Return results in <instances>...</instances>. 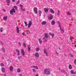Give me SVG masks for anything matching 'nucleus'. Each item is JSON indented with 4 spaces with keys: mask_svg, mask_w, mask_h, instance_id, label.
<instances>
[{
    "mask_svg": "<svg viewBox=\"0 0 76 76\" xmlns=\"http://www.w3.org/2000/svg\"><path fill=\"white\" fill-rule=\"evenodd\" d=\"M52 19H53V17H52V16L50 15V17L49 18L48 20H51Z\"/></svg>",
    "mask_w": 76,
    "mask_h": 76,
    "instance_id": "29",
    "label": "nucleus"
},
{
    "mask_svg": "<svg viewBox=\"0 0 76 76\" xmlns=\"http://www.w3.org/2000/svg\"><path fill=\"white\" fill-rule=\"evenodd\" d=\"M35 57H37V58H38L39 57V54L38 53H35Z\"/></svg>",
    "mask_w": 76,
    "mask_h": 76,
    "instance_id": "13",
    "label": "nucleus"
},
{
    "mask_svg": "<svg viewBox=\"0 0 76 76\" xmlns=\"http://www.w3.org/2000/svg\"><path fill=\"white\" fill-rule=\"evenodd\" d=\"M16 31H17V33L18 34V33H19V26H17L16 27Z\"/></svg>",
    "mask_w": 76,
    "mask_h": 76,
    "instance_id": "9",
    "label": "nucleus"
},
{
    "mask_svg": "<svg viewBox=\"0 0 76 76\" xmlns=\"http://www.w3.org/2000/svg\"><path fill=\"white\" fill-rule=\"evenodd\" d=\"M22 34L23 35H25V33L24 32H23L22 33Z\"/></svg>",
    "mask_w": 76,
    "mask_h": 76,
    "instance_id": "51",
    "label": "nucleus"
},
{
    "mask_svg": "<svg viewBox=\"0 0 76 76\" xmlns=\"http://www.w3.org/2000/svg\"><path fill=\"white\" fill-rule=\"evenodd\" d=\"M22 58V56H19L18 57V60H20V58Z\"/></svg>",
    "mask_w": 76,
    "mask_h": 76,
    "instance_id": "38",
    "label": "nucleus"
},
{
    "mask_svg": "<svg viewBox=\"0 0 76 76\" xmlns=\"http://www.w3.org/2000/svg\"><path fill=\"white\" fill-rule=\"evenodd\" d=\"M19 45H21V43H20V42H19Z\"/></svg>",
    "mask_w": 76,
    "mask_h": 76,
    "instance_id": "54",
    "label": "nucleus"
},
{
    "mask_svg": "<svg viewBox=\"0 0 76 76\" xmlns=\"http://www.w3.org/2000/svg\"><path fill=\"white\" fill-rule=\"evenodd\" d=\"M74 64H76V59H75L74 61Z\"/></svg>",
    "mask_w": 76,
    "mask_h": 76,
    "instance_id": "45",
    "label": "nucleus"
},
{
    "mask_svg": "<svg viewBox=\"0 0 76 76\" xmlns=\"http://www.w3.org/2000/svg\"><path fill=\"white\" fill-rule=\"evenodd\" d=\"M67 14L68 15H69V16H70V15H71V13H70V12H67Z\"/></svg>",
    "mask_w": 76,
    "mask_h": 76,
    "instance_id": "34",
    "label": "nucleus"
},
{
    "mask_svg": "<svg viewBox=\"0 0 76 76\" xmlns=\"http://www.w3.org/2000/svg\"><path fill=\"white\" fill-rule=\"evenodd\" d=\"M0 65L1 66H2V67H4V64H3V63L1 64Z\"/></svg>",
    "mask_w": 76,
    "mask_h": 76,
    "instance_id": "36",
    "label": "nucleus"
},
{
    "mask_svg": "<svg viewBox=\"0 0 76 76\" xmlns=\"http://www.w3.org/2000/svg\"><path fill=\"white\" fill-rule=\"evenodd\" d=\"M33 67L34 68H35V69H38V66H34Z\"/></svg>",
    "mask_w": 76,
    "mask_h": 76,
    "instance_id": "26",
    "label": "nucleus"
},
{
    "mask_svg": "<svg viewBox=\"0 0 76 76\" xmlns=\"http://www.w3.org/2000/svg\"><path fill=\"white\" fill-rule=\"evenodd\" d=\"M33 10L34 12V13L35 14H37V13H38V9L36 7H34V8Z\"/></svg>",
    "mask_w": 76,
    "mask_h": 76,
    "instance_id": "4",
    "label": "nucleus"
},
{
    "mask_svg": "<svg viewBox=\"0 0 76 76\" xmlns=\"http://www.w3.org/2000/svg\"><path fill=\"white\" fill-rule=\"evenodd\" d=\"M17 72H18V73H20V68H18L17 69Z\"/></svg>",
    "mask_w": 76,
    "mask_h": 76,
    "instance_id": "28",
    "label": "nucleus"
},
{
    "mask_svg": "<svg viewBox=\"0 0 76 76\" xmlns=\"http://www.w3.org/2000/svg\"><path fill=\"white\" fill-rule=\"evenodd\" d=\"M60 10H58L57 12V15H59V13H60Z\"/></svg>",
    "mask_w": 76,
    "mask_h": 76,
    "instance_id": "40",
    "label": "nucleus"
},
{
    "mask_svg": "<svg viewBox=\"0 0 76 76\" xmlns=\"http://www.w3.org/2000/svg\"><path fill=\"white\" fill-rule=\"evenodd\" d=\"M1 71L3 73H4V72H5V69H4V68L3 67H2Z\"/></svg>",
    "mask_w": 76,
    "mask_h": 76,
    "instance_id": "17",
    "label": "nucleus"
},
{
    "mask_svg": "<svg viewBox=\"0 0 76 76\" xmlns=\"http://www.w3.org/2000/svg\"><path fill=\"white\" fill-rule=\"evenodd\" d=\"M44 54H45L46 55V56H47V57L48 56V53H47V51L45 49L44 50Z\"/></svg>",
    "mask_w": 76,
    "mask_h": 76,
    "instance_id": "11",
    "label": "nucleus"
},
{
    "mask_svg": "<svg viewBox=\"0 0 76 76\" xmlns=\"http://www.w3.org/2000/svg\"><path fill=\"white\" fill-rule=\"evenodd\" d=\"M50 12H51L53 14H54V11L52 9H50Z\"/></svg>",
    "mask_w": 76,
    "mask_h": 76,
    "instance_id": "19",
    "label": "nucleus"
},
{
    "mask_svg": "<svg viewBox=\"0 0 76 76\" xmlns=\"http://www.w3.org/2000/svg\"><path fill=\"white\" fill-rule=\"evenodd\" d=\"M59 50H61V49H60V48H58Z\"/></svg>",
    "mask_w": 76,
    "mask_h": 76,
    "instance_id": "57",
    "label": "nucleus"
},
{
    "mask_svg": "<svg viewBox=\"0 0 76 76\" xmlns=\"http://www.w3.org/2000/svg\"><path fill=\"white\" fill-rule=\"evenodd\" d=\"M5 76H6V75H5Z\"/></svg>",
    "mask_w": 76,
    "mask_h": 76,
    "instance_id": "64",
    "label": "nucleus"
},
{
    "mask_svg": "<svg viewBox=\"0 0 76 76\" xmlns=\"http://www.w3.org/2000/svg\"><path fill=\"white\" fill-rule=\"evenodd\" d=\"M48 38V33H46L45 34V36L43 37V39H44L45 42H47Z\"/></svg>",
    "mask_w": 76,
    "mask_h": 76,
    "instance_id": "1",
    "label": "nucleus"
},
{
    "mask_svg": "<svg viewBox=\"0 0 76 76\" xmlns=\"http://www.w3.org/2000/svg\"><path fill=\"white\" fill-rule=\"evenodd\" d=\"M12 2H15V0H12Z\"/></svg>",
    "mask_w": 76,
    "mask_h": 76,
    "instance_id": "49",
    "label": "nucleus"
},
{
    "mask_svg": "<svg viewBox=\"0 0 76 76\" xmlns=\"http://www.w3.org/2000/svg\"><path fill=\"white\" fill-rule=\"evenodd\" d=\"M2 60H3V59H4V57L2 56Z\"/></svg>",
    "mask_w": 76,
    "mask_h": 76,
    "instance_id": "52",
    "label": "nucleus"
},
{
    "mask_svg": "<svg viewBox=\"0 0 76 76\" xmlns=\"http://www.w3.org/2000/svg\"><path fill=\"white\" fill-rule=\"evenodd\" d=\"M34 76H38V74H37V75Z\"/></svg>",
    "mask_w": 76,
    "mask_h": 76,
    "instance_id": "56",
    "label": "nucleus"
},
{
    "mask_svg": "<svg viewBox=\"0 0 76 76\" xmlns=\"http://www.w3.org/2000/svg\"><path fill=\"white\" fill-rule=\"evenodd\" d=\"M2 50L3 51V53H5V51H6V50L5 49V48H4V47L2 48Z\"/></svg>",
    "mask_w": 76,
    "mask_h": 76,
    "instance_id": "27",
    "label": "nucleus"
},
{
    "mask_svg": "<svg viewBox=\"0 0 76 76\" xmlns=\"http://www.w3.org/2000/svg\"><path fill=\"white\" fill-rule=\"evenodd\" d=\"M22 9V11L23 12H25V11H26V10H25V8H24V9L22 8V9Z\"/></svg>",
    "mask_w": 76,
    "mask_h": 76,
    "instance_id": "39",
    "label": "nucleus"
},
{
    "mask_svg": "<svg viewBox=\"0 0 76 76\" xmlns=\"http://www.w3.org/2000/svg\"><path fill=\"white\" fill-rule=\"evenodd\" d=\"M58 25H59V27H60V29H61V26H60V24L59 23H58Z\"/></svg>",
    "mask_w": 76,
    "mask_h": 76,
    "instance_id": "43",
    "label": "nucleus"
},
{
    "mask_svg": "<svg viewBox=\"0 0 76 76\" xmlns=\"http://www.w3.org/2000/svg\"><path fill=\"white\" fill-rule=\"evenodd\" d=\"M44 10L45 12H46V13H48V12L49 10V9L48 8H44Z\"/></svg>",
    "mask_w": 76,
    "mask_h": 76,
    "instance_id": "6",
    "label": "nucleus"
},
{
    "mask_svg": "<svg viewBox=\"0 0 76 76\" xmlns=\"http://www.w3.org/2000/svg\"><path fill=\"white\" fill-rule=\"evenodd\" d=\"M20 76H22V74H20L19 75Z\"/></svg>",
    "mask_w": 76,
    "mask_h": 76,
    "instance_id": "55",
    "label": "nucleus"
},
{
    "mask_svg": "<svg viewBox=\"0 0 76 76\" xmlns=\"http://www.w3.org/2000/svg\"><path fill=\"white\" fill-rule=\"evenodd\" d=\"M28 51L29 52H30L31 51V48H30V46L29 45H28Z\"/></svg>",
    "mask_w": 76,
    "mask_h": 76,
    "instance_id": "22",
    "label": "nucleus"
},
{
    "mask_svg": "<svg viewBox=\"0 0 76 76\" xmlns=\"http://www.w3.org/2000/svg\"><path fill=\"white\" fill-rule=\"evenodd\" d=\"M69 57H73V55L72 54H69Z\"/></svg>",
    "mask_w": 76,
    "mask_h": 76,
    "instance_id": "32",
    "label": "nucleus"
},
{
    "mask_svg": "<svg viewBox=\"0 0 76 76\" xmlns=\"http://www.w3.org/2000/svg\"><path fill=\"white\" fill-rule=\"evenodd\" d=\"M39 13L40 16H41V14H42V11H39Z\"/></svg>",
    "mask_w": 76,
    "mask_h": 76,
    "instance_id": "25",
    "label": "nucleus"
},
{
    "mask_svg": "<svg viewBox=\"0 0 76 76\" xmlns=\"http://www.w3.org/2000/svg\"><path fill=\"white\" fill-rule=\"evenodd\" d=\"M64 56H66V57H67V55L66 53H65L64 54Z\"/></svg>",
    "mask_w": 76,
    "mask_h": 76,
    "instance_id": "48",
    "label": "nucleus"
},
{
    "mask_svg": "<svg viewBox=\"0 0 76 76\" xmlns=\"http://www.w3.org/2000/svg\"><path fill=\"white\" fill-rule=\"evenodd\" d=\"M1 29H3V28H1Z\"/></svg>",
    "mask_w": 76,
    "mask_h": 76,
    "instance_id": "61",
    "label": "nucleus"
},
{
    "mask_svg": "<svg viewBox=\"0 0 76 76\" xmlns=\"http://www.w3.org/2000/svg\"><path fill=\"white\" fill-rule=\"evenodd\" d=\"M47 23V22L45 21H43L42 22V25H45Z\"/></svg>",
    "mask_w": 76,
    "mask_h": 76,
    "instance_id": "14",
    "label": "nucleus"
},
{
    "mask_svg": "<svg viewBox=\"0 0 76 76\" xmlns=\"http://www.w3.org/2000/svg\"><path fill=\"white\" fill-rule=\"evenodd\" d=\"M33 72H35V70L34 69H33Z\"/></svg>",
    "mask_w": 76,
    "mask_h": 76,
    "instance_id": "46",
    "label": "nucleus"
},
{
    "mask_svg": "<svg viewBox=\"0 0 76 76\" xmlns=\"http://www.w3.org/2000/svg\"><path fill=\"white\" fill-rule=\"evenodd\" d=\"M69 4V2H67V4Z\"/></svg>",
    "mask_w": 76,
    "mask_h": 76,
    "instance_id": "59",
    "label": "nucleus"
},
{
    "mask_svg": "<svg viewBox=\"0 0 76 76\" xmlns=\"http://www.w3.org/2000/svg\"><path fill=\"white\" fill-rule=\"evenodd\" d=\"M7 6H10V0H7Z\"/></svg>",
    "mask_w": 76,
    "mask_h": 76,
    "instance_id": "8",
    "label": "nucleus"
},
{
    "mask_svg": "<svg viewBox=\"0 0 76 76\" xmlns=\"http://www.w3.org/2000/svg\"><path fill=\"white\" fill-rule=\"evenodd\" d=\"M13 66H10V71H12L13 70Z\"/></svg>",
    "mask_w": 76,
    "mask_h": 76,
    "instance_id": "23",
    "label": "nucleus"
},
{
    "mask_svg": "<svg viewBox=\"0 0 76 76\" xmlns=\"http://www.w3.org/2000/svg\"><path fill=\"white\" fill-rule=\"evenodd\" d=\"M56 53L57 54V55H58L59 54V53H57V51H56Z\"/></svg>",
    "mask_w": 76,
    "mask_h": 76,
    "instance_id": "47",
    "label": "nucleus"
},
{
    "mask_svg": "<svg viewBox=\"0 0 76 76\" xmlns=\"http://www.w3.org/2000/svg\"><path fill=\"white\" fill-rule=\"evenodd\" d=\"M1 32H3V30H1Z\"/></svg>",
    "mask_w": 76,
    "mask_h": 76,
    "instance_id": "58",
    "label": "nucleus"
},
{
    "mask_svg": "<svg viewBox=\"0 0 76 76\" xmlns=\"http://www.w3.org/2000/svg\"><path fill=\"white\" fill-rule=\"evenodd\" d=\"M75 47H76V45H75Z\"/></svg>",
    "mask_w": 76,
    "mask_h": 76,
    "instance_id": "60",
    "label": "nucleus"
},
{
    "mask_svg": "<svg viewBox=\"0 0 76 76\" xmlns=\"http://www.w3.org/2000/svg\"><path fill=\"white\" fill-rule=\"evenodd\" d=\"M44 54H45L46 55V56H47V57L48 56V53H47V51L45 49L44 50Z\"/></svg>",
    "mask_w": 76,
    "mask_h": 76,
    "instance_id": "10",
    "label": "nucleus"
},
{
    "mask_svg": "<svg viewBox=\"0 0 76 76\" xmlns=\"http://www.w3.org/2000/svg\"><path fill=\"white\" fill-rule=\"evenodd\" d=\"M55 21L54 20L52 21L51 22V25H54L55 24Z\"/></svg>",
    "mask_w": 76,
    "mask_h": 76,
    "instance_id": "21",
    "label": "nucleus"
},
{
    "mask_svg": "<svg viewBox=\"0 0 76 76\" xmlns=\"http://www.w3.org/2000/svg\"><path fill=\"white\" fill-rule=\"evenodd\" d=\"M51 1H52V0H50Z\"/></svg>",
    "mask_w": 76,
    "mask_h": 76,
    "instance_id": "62",
    "label": "nucleus"
},
{
    "mask_svg": "<svg viewBox=\"0 0 76 76\" xmlns=\"http://www.w3.org/2000/svg\"><path fill=\"white\" fill-rule=\"evenodd\" d=\"M44 73L45 75H50V72L48 69H45L44 70Z\"/></svg>",
    "mask_w": 76,
    "mask_h": 76,
    "instance_id": "2",
    "label": "nucleus"
},
{
    "mask_svg": "<svg viewBox=\"0 0 76 76\" xmlns=\"http://www.w3.org/2000/svg\"><path fill=\"white\" fill-rule=\"evenodd\" d=\"M61 72H62L63 73H65V72H66V71L63 69L61 70Z\"/></svg>",
    "mask_w": 76,
    "mask_h": 76,
    "instance_id": "31",
    "label": "nucleus"
},
{
    "mask_svg": "<svg viewBox=\"0 0 76 76\" xmlns=\"http://www.w3.org/2000/svg\"><path fill=\"white\" fill-rule=\"evenodd\" d=\"M65 73H66V72H65Z\"/></svg>",
    "mask_w": 76,
    "mask_h": 76,
    "instance_id": "63",
    "label": "nucleus"
},
{
    "mask_svg": "<svg viewBox=\"0 0 76 76\" xmlns=\"http://www.w3.org/2000/svg\"><path fill=\"white\" fill-rule=\"evenodd\" d=\"M70 40H72V38L71 37H70Z\"/></svg>",
    "mask_w": 76,
    "mask_h": 76,
    "instance_id": "50",
    "label": "nucleus"
},
{
    "mask_svg": "<svg viewBox=\"0 0 76 76\" xmlns=\"http://www.w3.org/2000/svg\"><path fill=\"white\" fill-rule=\"evenodd\" d=\"M71 73L72 74H73L74 75H75L76 73V72H74L73 70L71 71Z\"/></svg>",
    "mask_w": 76,
    "mask_h": 76,
    "instance_id": "18",
    "label": "nucleus"
},
{
    "mask_svg": "<svg viewBox=\"0 0 76 76\" xmlns=\"http://www.w3.org/2000/svg\"><path fill=\"white\" fill-rule=\"evenodd\" d=\"M16 12V11L15 10V8L14 7H12V9L10 11V13L11 15H13V13H15Z\"/></svg>",
    "mask_w": 76,
    "mask_h": 76,
    "instance_id": "3",
    "label": "nucleus"
},
{
    "mask_svg": "<svg viewBox=\"0 0 76 76\" xmlns=\"http://www.w3.org/2000/svg\"><path fill=\"white\" fill-rule=\"evenodd\" d=\"M3 19L4 20H6L7 19V16H4L3 18Z\"/></svg>",
    "mask_w": 76,
    "mask_h": 76,
    "instance_id": "16",
    "label": "nucleus"
},
{
    "mask_svg": "<svg viewBox=\"0 0 76 76\" xmlns=\"http://www.w3.org/2000/svg\"><path fill=\"white\" fill-rule=\"evenodd\" d=\"M24 23H25L26 26H28V24H27V23L26 21H24Z\"/></svg>",
    "mask_w": 76,
    "mask_h": 76,
    "instance_id": "37",
    "label": "nucleus"
},
{
    "mask_svg": "<svg viewBox=\"0 0 76 76\" xmlns=\"http://www.w3.org/2000/svg\"><path fill=\"white\" fill-rule=\"evenodd\" d=\"M20 7H21V9H22L23 8V5L20 4Z\"/></svg>",
    "mask_w": 76,
    "mask_h": 76,
    "instance_id": "35",
    "label": "nucleus"
},
{
    "mask_svg": "<svg viewBox=\"0 0 76 76\" xmlns=\"http://www.w3.org/2000/svg\"><path fill=\"white\" fill-rule=\"evenodd\" d=\"M23 45L25 48H26V45L25 44V43L24 42L23 43Z\"/></svg>",
    "mask_w": 76,
    "mask_h": 76,
    "instance_id": "33",
    "label": "nucleus"
},
{
    "mask_svg": "<svg viewBox=\"0 0 76 76\" xmlns=\"http://www.w3.org/2000/svg\"><path fill=\"white\" fill-rule=\"evenodd\" d=\"M49 34L53 38H54V34H52L51 33H49Z\"/></svg>",
    "mask_w": 76,
    "mask_h": 76,
    "instance_id": "15",
    "label": "nucleus"
},
{
    "mask_svg": "<svg viewBox=\"0 0 76 76\" xmlns=\"http://www.w3.org/2000/svg\"><path fill=\"white\" fill-rule=\"evenodd\" d=\"M31 25H32V22L30 21L28 24V28H29Z\"/></svg>",
    "mask_w": 76,
    "mask_h": 76,
    "instance_id": "5",
    "label": "nucleus"
},
{
    "mask_svg": "<svg viewBox=\"0 0 76 76\" xmlns=\"http://www.w3.org/2000/svg\"><path fill=\"white\" fill-rule=\"evenodd\" d=\"M38 41L40 43V44H41V43H42V41L41 40V39H38Z\"/></svg>",
    "mask_w": 76,
    "mask_h": 76,
    "instance_id": "24",
    "label": "nucleus"
},
{
    "mask_svg": "<svg viewBox=\"0 0 76 76\" xmlns=\"http://www.w3.org/2000/svg\"><path fill=\"white\" fill-rule=\"evenodd\" d=\"M39 48H37L36 49V51H39Z\"/></svg>",
    "mask_w": 76,
    "mask_h": 76,
    "instance_id": "44",
    "label": "nucleus"
},
{
    "mask_svg": "<svg viewBox=\"0 0 76 76\" xmlns=\"http://www.w3.org/2000/svg\"><path fill=\"white\" fill-rule=\"evenodd\" d=\"M8 61L9 64H10V63H12V61L10 60H8Z\"/></svg>",
    "mask_w": 76,
    "mask_h": 76,
    "instance_id": "42",
    "label": "nucleus"
},
{
    "mask_svg": "<svg viewBox=\"0 0 76 76\" xmlns=\"http://www.w3.org/2000/svg\"><path fill=\"white\" fill-rule=\"evenodd\" d=\"M19 3H20V1H18L17 2H16V4H19Z\"/></svg>",
    "mask_w": 76,
    "mask_h": 76,
    "instance_id": "41",
    "label": "nucleus"
},
{
    "mask_svg": "<svg viewBox=\"0 0 76 76\" xmlns=\"http://www.w3.org/2000/svg\"><path fill=\"white\" fill-rule=\"evenodd\" d=\"M69 69L70 70L72 69V66L71 64H70L69 65Z\"/></svg>",
    "mask_w": 76,
    "mask_h": 76,
    "instance_id": "20",
    "label": "nucleus"
},
{
    "mask_svg": "<svg viewBox=\"0 0 76 76\" xmlns=\"http://www.w3.org/2000/svg\"><path fill=\"white\" fill-rule=\"evenodd\" d=\"M21 52L22 54V55L23 56H25V52L24 51V50L22 49Z\"/></svg>",
    "mask_w": 76,
    "mask_h": 76,
    "instance_id": "12",
    "label": "nucleus"
},
{
    "mask_svg": "<svg viewBox=\"0 0 76 76\" xmlns=\"http://www.w3.org/2000/svg\"><path fill=\"white\" fill-rule=\"evenodd\" d=\"M1 45H3V42H2L1 41Z\"/></svg>",
    "mask_w": 76,
    "mask_h": 76,
    "instance_id": "53",
    "label": "nucleus"
},
{
    "mask_svg": "<svg viewBox=\"0 0 76 76\" xmlns=\"http://www.w3.org/2000/svg\"><path fill=\"white\" fill-rule=\"evenodd\" d=\"M14 7L15 9L16 10H18V7L16 6H14Z\"/></svg>",
    "mask_w": 76,
    "mask_h": 76,
    "instance_id": "30",
    "label": "nucleus"
},
{
    "mask_svg": "<svg viewBox=\"0 0 76 76\" xmlns=\"http://www.w3.org/2000/svg\"><path fill=\"white\" fill-rule=\"evenodd\" d=\"M15 51L17 53V56H20V53H20V51L18 49H15Z\"/></svg>",
    "mask_w": 76,
    "mask_h": 76,
    "instance_id": "7",
    "label": "nucleus"
}]
</instances>
